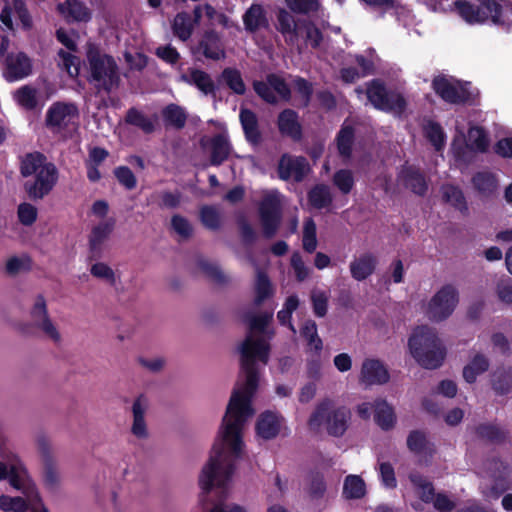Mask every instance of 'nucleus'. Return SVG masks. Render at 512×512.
<instances>
[{
    "label": "nucleus",
    "mask_w": 512,
    "mask_h": 512,
    "mask_svg": "<svg viewBox=\"0 0 512 512\" xmlns=\"http://www.w3.org/2000/svg\"><path fill=\"white\" fill-rule=\"evenodd\" d=\"M477 4H473L468 0H456L453 7L457 14L468 24H484L488 20L497 26L506 28L510 27V22L505 13H512L511 0H475Z\"/></svg>",
    "instance_id": "20e7f679"
},
{
    "label": "nucleus",
    "mask_w": 512,
    "mask_h": 512,
    "mask_svg": "<svg viewBox=\"0 0 512 512\" xmlns=\"http://www.w3.org/2000/svg\"><path fill=\"white\" fill-rule=\"evenodd\" d=\"M0 509L5 512H27L28 503L22 497L0 496Z\"/></svg>",
    "instance_id": "bf43d9fd"
},
{
    "label": "nucleus",
    "mask_w": 512,
    "mask_h": 512,
    "mask_svg": "<svg viewBox=\"0 0 512 512\" xmlns=\"http://www.w3.org/2000/svg\"><path fill=\"white\" fill-rule=\"evenodd\" d=\"M293 86L302 98L303 107H308L313 95L312 83L301 76H295L293 79Z\"/></svg>",
    "instance_id": "680f3d73"
},
{
    "label": "nucleus",
    "mask_w": 512,
    "mask_h": 512,
    "mask_svg": "<svg viewBox=\"0 0 512 512\" xmlns=\"http://www.w3.org/2000/svg\"><path fill=\"white\" fill-rule=\"evenodd\" d=\"M310 172V165L304 156H295L289 153L281 155L277 174L283 181L293 180L296 183L302 182Z\"/></svg>",
    "instance_id": "f8f14e48"
},
{
    "label": "nucleus",
    "mask_w": 512,
    "mask_h": 512,
    "mask_svg": "<svg viewBox=\"0 0 512 512\" xmlns=\"http://www.w3.org/2000/svg\"><path fill=\"white\" fill-rule=\"evenodd\" d=\"M277 128L279 133L288 137L294 142H299L303 138V127L299 121L298 113L291 109H283L277 116Z\"/></svg>",
    "instance_id": "2eb2a0df"
},
{
    "label": "nucleus",
    "mask_w": 512,
    "mask_h": 512,
    "mask_svg": "<svg viewBox=\"0 0 512 512\" xmlns=\"http://www.w3.org/2000/svg\"><path fill=\"white\" fill-rule=\"evenodd\" d=\"M17 215L22 225L31 226L37 220L38 211L34 205L23 202L18 206Z\"/></svg>",
    "instance_id": "69168bd1"
},
{
    "label": "nucleus",
    "mask_w": 512,
    "mask_h": 512,
    "mask_svg": "<svg viewBox=\"0 0 512 512\" xmlns=\"http://www.w3.org/2000/svg\"><path fill=\"white\" fill-rule=\"evenodd\" d=\"M490 144L489 136L485 128L481 126L471 127L468 131L467 147L474 152L486 153Z\"/></svg>",
    "instance_id": "37998d69"
},
{
    "label": "nucleus",
    "mask_w": 512,
    "mask_h": 512,
    "mask_svg": "<svg viewBox=\"0 0 512 512\" xmlns=\"http://www.w3.org/2000/svg\"><path fill=\"white\" fill-rule=\"evenodd\" d=\"M300 335L306 341L307 351L320 355L323 349V341L318 334L317 324L308 319L300 327Z\"/></svg>",
    "instance_id": "72a5a7b5"
},
{
    "label": "nucleus",
    "mask_w": 512,
    "mask_h": 512,
    "mask_svg": "<svg viewBox=\"0 0 512 512\" xmlns=\"http://www.w3.org/2000/svg\"><path fill=\"white\" fill-rule=\"evenodd\" d=\"M199 50L207 58L214 61L225 58L226 53L221 37L215 30H207L199 41Z\"/></svg>",
    "instance_id": "aec40b11"
},
{
    "label": "nucleus",
    "mask_w": 512,
    "mask_h": 512,
    "mask_svg": "<svg viewBox=\"0 0 512 512\" xmlns=\"http://www.w3.org/2000/svg\"><path fill=\"white\" fill-rule=\"evenodd\" d=\"M333 184L340 190L342 194H349L354 187L353 173L349 169H340L333 175Z\"/></svg>",
    "instance_id": "13d9d810"
},
{
    "label": "nucleus",
    "mask_w": 512,
    "mask_h": 512,
    "mask_svg": "<svg viewBox=\"0 0 512 512\" xmlns=\"http://www.w3.org/2000/svg\"><path fill=\"white\" fill-rule=\"evenodd\" d=\"M161 113L166 127L170 126L177 130L185 127L187 113L181 106L170 103L162 109Z\"/></svg>",
    "instance_id": "c9c22d12"
},
{
    "label": "nucleus",
    "mask_w": 512,
    "mask_h": 512,
    "mask_svg": "<svg viewBox=\"0 0 512 512\" xmlns=\"http://www.w3.org/2000/svg\"><path fill=\"white\" fill-rule=\"evenodd\" d=\"M492 389L497 395H507L512 392V371L504 368L496 369L491 376Z\"/></svg>",
    "instance_id": "a18cd8bd"
},
{
    "label": "nucleus",
    "mask_w": 512,
    "mask_h": 512,
    "mask_svg": "<svg viewBox=\"0 0 512 512\" xmlns=\"http://www.w3.org/2000/svg\"><path fill=\"white\" fill-rule=\"evenodd\" d=\"M378 260L376 256L370 252L361 254L350 262L349 268L353 279L356 281H364L370 277L376 269Z\"/></svg>",
    "instance_id": "4be33fe9"
},
{
    "label": "nucleus",
    "mask_w": 512,
    "mask_h": 512,
    "mask_svg": "<svg viewBox=\"0 0 512 512\" xmlns=\"http://www.w3.org/2000/svg\"><path fill=\"white\" fill-rule=\"evenodd\" d=\"M20 174L27 178L23 184L27 197L38 201L51 193L57 184L59 173L54 163L47 161V157L38 151L25 154L20 162Z\"/></svg>",
    "instance_id": "f03ea898"
},
{
    "label": "nucleus",
    "mask_w": 512,
    "mask_h": 512,
    "mask_svg": "<svg viewBox=\"0 0 512 512\" xmlns=\"http://www.w3.org/2000/svg\"><path fill=\"white\" fill-rule=\"evenodd\" d=\"M30 315L37 328L41 329L53 341L60 340V334L48 316L46 300L43 295L40 294L36 297Z\"/></svg>",
    "instance_id": "dca6fc26"
},
{
    "label": "nucleus",
    "mask_w": 512,
    "mask_h": 512,
    "mask_svg": "<svg viewBox=\"0 0 512 512\" xmlns=\"http://www.w3.org/2000/svg\"><path fill=\"white\" fill-rule=\"evenodd\" d=\"M172 229L184 239L192 236L193 228L187 218L182 215L175 214L171 218Z\"/></svg>",
    "instance_id": "774afa93"
},
{
    "label": "nucleus",
    "mask_w": 512,
    "mask_h": 512,
    "mask_svg": "<svg viewBox=\"0 0 512 512\" xmlns=\"http://www.w3.org/2000/svg\"><path fill=\"white\" fill-rule=\"evenodd\" d=\"M408 347L417 363L426 369L439 368L446 357V348L436 330L428 326H419L413 330Z\"/></svg>",
    "instance_id": "39448f33"
},
{
    "label": "nucleus",
    "mask_w": 512,
    "mask_h": 512,
    "mask_svg": "<svg viewBox=\"0 0 512 512\" xmlns=\"http://www.w3.org/2000/svg\"><path fill=\"white\" fill-rule=\"evenodd\" d=\"M490 366L489 359L482 353H477L470 362L463 368V378L469 384L476 381L477 377L486 371Z\"/></svg>",
    "instance_id": "e433bc0d"
},
{
    "label": "nucleus",
    "mask_w": 512,
    "mask_h": 512,
    "mask_svg": "<svg viewBox=\"0 0 512 512\" xmlns=\"http://www.w3.org/2000/svg\"><path fill=\"white\" fill-rule=\"evenodd\" d=\"M114 176L125 189L133 190L137 186V179L127 166H118L114 169Z\"/></svg>",
    "instance_id": "e2e57ef3"
},
{
    "label": "nucleus",
    "mask_w": 512,
    "mask_h": 512,
    "mask_svg": "<svg viewBox=\"0 0 512 512\" xmlns=\"http://www.w3.org/2000/svg\"><path fill=\"white\" fill-rule=\"evenodd\" d=\"M194 26L191 15L183 11L174 17L172 31L180 40L187 41L193 33Z\"/></svg>",
    "instance_id": "c03bdc74"
},
{
    "label": "nucleus",
    "mask_w": 512,
    "mask_h": 512,
    "mask_svg": "<svg viewBox=\"0 0 512 512\" xmlns=\"http://www.w3.org/2000/svg\"><path fill=\"white\" fill-rule=\"evenodd\" d=\"M210 150V164L220 166L229 158L232 146L226 135L218 133L210 140Z\"/></svg>",
    "instance_id": "cd10ccee"
},
{
    "label": "nucleus",
    "mask_w": 512,
    "mask_h": 512,
    "mask_svg": "<svg viewBox=\"0 0 512 512\" xmlns=\"http://www.w3.org/2000/svg\"><path fill=\"white\" fill-rule=\"evenodd\" d=\"M242 19L244 28L249 33H255L258 30L265 29L269 26L266 11L260 4H252L245 11Z\"/></svg>",
    "instance_id": "b1692460"
},
{
    "label": "nucleus",
    "mask_w": 512,
    "mask_h": 512,
    "mask_svg": "<svg viewBox=\"0 0 512 512\" xmlns=\"http://www.w3.org/2000/svg\"><path fill=\"white\" fill-rule=\"evenodd\" d=\"M14 98L26 110H34L38 105L37 90L30 85H24L16 90Z\"/></svg>",
    "instance_id": "864d4df0"
},
{
    "label": "nucleus",
    "mask_w": 512,
    "mask_h": 512,
    "mask_svg": "<svg viewBox=\"0 0 512 512\" xmlns=\"http://www.w3.org/2000/svg\"><path fill=\"white\" fill-rule=\"evenodd\" d=\"M423 133L425 138L436 151H441L444 148L446 143V134L438 122L431 119L427 120L423 125Z\"/></svg>",
    "instance_id": "79ce46f5"
},
{
    "label": "nucleus",
    "mask_w": 512,
    "mask_h": 512,
    "mask_svg": "<svg viewBox=\"0 0 512 512\" xmlns=\"http://www.w3.org/2000/svg\"><path fill=\"white\" fill-rule=\"evenodd\" d=\"M302 245L307 253H313L317 248V228L312 218L304 222Z\"/></svg>",
    "instance_id": "6e6d98bb"
},
{
    "label": "nucleus",
    "mask_w": 512,
    "mask_h": 512,
    "mask_svg": "<svg viewBox=\"0 0 512 512\" xmlns=\"http://www.w3.org/2000/svg\"><path fill=\"white\" fill-rule=\"evenodd\" d=\"M255 294V305H261L273 295L272 283L267 273L259 268L256 271Z\"/></svg>",
    "instance_id": "de8ad7c7"
},
{
    "label": "nucleus",
    "mask_w": 512,
    "mask_h": 512,
    "mask_svg": "<svg viewBox=\"0 0 512 512\" xmlns=\"http://www.w3.org/2000/svg\"><path fill=\"white\" fill-rule=\"evenodd\" d=\"M182 81L185 83L195 86L197 89H199L202 93L205 95L208 94H215L216 86L215 83L206 71L197 69V68H191L189 69L188 74H183L181 76Z\"/></svg>",
    "instance_id": "a878e982"
},
{
    "label": "nucleus",
    "mask_w": 512,
    "mask_h": 512,
    "mask_svg": "<svg viewBox=\"0 0 512 512\" xmlns=\"http://www.w3.org/2000/svg\"><path fill=\"white\" fill-rule=\"evenodd\" d=\"M313 313L318 318H323L328 312V295L325 291H313L311 293Z\"/></svg>",
    "instance_id": "0e129e2a"
},
{
    "label": "nucleus",
    "mask_w": 512,
    "mask_h": 512,
    "mask_svg": "<svg viewBox=\"0 0 512 512\" xmlns=\"http://www.w3.org/2000/svg\"><path fill=\"white\" fill-rule=\"evenodd\" d=\"M13 11L23 30L28 31L33 26L32 17L24 0H12Z\"/></svg>",
    "instance_id": "052dcab7"
},
{
    "label": "nucleus",
    "mask_w": 512,
    "mask_h": 512,
    "mask_svg": "<svg viewBox=\"0 0 512 512\" xmlns=\"http://www.w3.org/2000/svg\"><path fill=\"white\" fill-rule=\"evenodd\" d=\"M57 9L68 21L88 22L92 17L90 9L79 0H66Z\"/></svg>",
    "instance_id": "393cba45"
},
{
    "label": "nucleus",
    "mask_w": 512,
    "mask_h": 512,
    "mask_svg": "<svg viewBox=\"0 0 512 512\" xmlns=\"http://www.w3.org/2000/svg\"><path fill=\"white\" fill-rule=\"evenodd\" d=\"M400 178L405 188L418 196H425L428 191V181L420 168L409 165L404 166L400 172Z\"/></svg>",
    "instance_id": "a211bd4d"
},
{
    "label": "nucleus",
    "mask_w": 512,
    "mask_h": 512,
    "mask_svg": "<svg viewBox=\"0 0 512 512\" xmlns=\"http://www.w3.org/2000/svg\"><path fill=\"white\" fill-rule=\"evenodd\" d=\"M197 266L206 275V277L214 283L224 284L227 282L226 276L214 263H211L204 258H199L197 260Z\"/></svg>",
    "instance_id": "4d7b16f0"
},
{
    "label": "nucleus",
    "mask_w": 512,
    "mask_h": 512,
    "mask_svg": "<svg viewBox=\"0 0 512 512\" xmlns=\"http://www.w3.org/2000/svg\"><path fill=\"white\" fill-rule=\"evenodd\" d=\"M142 396L138 397L132 406L133 424L131 431L138 438H145L147 436V428L144 420L145 408L141 403Z\"/></svg>",
    "instance_id": "3c124183"
},
{
    "label": "nucleus",
    "mask_w": 512,
    "mask_h": 512,
    "mask_svg": "<svg viewBox=\"0 0 512 512\" xmlns=\"http://www.w3.org/2000/svg\"><path fill=\"white\" fill-rule=\"evenodd\" d=\"M431 87L435 94L449 104H466L473 101L472 92L459 81L454 84L446 75H437L432 79Z\"/></svg>",
    "instance_id": "9b49d317"
},
{
    "label": "nucleus",
    "mask_w": 512,
    "mask_h": 512,
    "mask_svg": "<svg viewBox=\"0 0 512 512\" xmlns=\"http://www.w3.org/2000/svg\"><path fill=\"white\" fill-rule=\"evenodd\" d=\"M270 346L263 339H253L248 335L240 347L241 370L246 380L242 388L235 389L231 395L226 413L210 453L208 462L199 476L202 490L200 501H204L214 487L219 490L220 498L210 512H246L234 503H226L228 485L235 472V460L241 457L243 440L241 430L246 419L253 415L251 399L259 385L257 360L266 365L269 361Z\"/></svg>",
    "instance_id": "f257e3e1"
},
{
    "label": "nucleus",
    "mask_w": 512,
    "mask_h": 512,
    "mask_svg": "<svg viewBox=\"0 0 512 512\" xmlns=\"http://www.w3.org/2000/svg\"><path fill=\"white\" fill-rule=\"evenodd\" d=\"M252 87L256 95L270 105H276L278 103L277 95L284 102H289L292 97L289 84L283 77L276 73L267 74L265 81L254 80Z\"/></svg>",
    "instance_id": "6e6552de"
},
{
    "label": "nucleus",
    "mask_w": 512,
    "mask_h": 512,
    "mask_svg": "<svg viewBox=\"0 0 512 512\" xmlns=\"http://www.w3.org/2000/svg\"><path fill=\"white\" fill-rule=\"evenodd\" d=\"M7 479L13 488L22 491L28 497L33 496L35 500L41 502V497L35 486L30 484L26 486L15 466L10 467Z\"/></svg>",
    "instance_id": "5fc2aeb1"
},
{
    "label": "nucleus",
    "mask_w": 512,
    "mask_h": 512,
    "mask_svg": "<svg viewBox=\"0 0 512 512\" xmlns=\"http://www.w3.org/2000/svg\"><path fill=\"white\" fill-rule=\"evenodd\" d=\"M259 217L263 236L272 239L281 225L282 205L276 194L265 196L259 204Z\"/></svg>",
    "instance_id": "9d476101"
},
{
    "label": "nucleus",
    "mask_w": 512,
    "mask_h": 512,
    "mask_svg": "<svg viewBox=\"0 0 512 512\" xmlns=\"http://www.w3.org/2000/svg\"><path fill=\"white\" fill-rule=\"evenodd\" d=\"M366 494L364 480L358 475H348L343 484V496L346 499H361Z\"/></svg>",
    "instance_id": "8fccbe9b"
},
{
    "label": "nucleus",
    "mask_w": 512,
    "mask_h": 512,
    "mask_svg": "<svg viewBox=\"0 0 512 512\" xmlns=\"http://www.w3.org/2000/svg\"><path fill=\"white\" fill-rule=\"evenodd\" d=\"M3 65V74L8 82H15L28 77L33 69L31 59L24 52L7 54Z\"/></svg>",
    "instance_id": "4468645a"
},
{
    "label": "nucleus",
    "mask_w": 512,
    "mask_h": 512,
    "mask_svg": "<svg viewBox=\"0 0 512 512\" xmlns=\"http://www.w3.org/2000/svg\"><path fill=\"white\" fill-rule=\"evenodd\" d=\"M87 81L98 92L111 93L120 83L119 67L113 56L95 43L86 45Z\"/></svg>",
    "instance_id": "7ed1b4c3"
},
{
    "label": "nucleus",
    "mask_w": 512,
    "mask_h": 512,
    "mask_svg": "<svg viewBox=\"0 0 512 512\" xmlns=\"http://www.w3.org/2000/svg\"><path fill=\"white\" fill-rule=\"evenodd\" d=\"M255 429L257 435L261 438L265 440L273 439L279 434L280 419L271 411L263 412L256 422Z\"/></svg>",
    "instance_id": "c756f323"
},
{
    "label": "nucleus",
    "mask_w": 512,
    "mask_h": 512,
    "mask_svg": "<svg viewBox=\"0 0 512 512\" xmlns=\"http://www.w3.org/2000/svg\"><path fill=\"white\" fill-rule=\"evenodd\" d=\"M471 181L475 190L485 197L493 195L498 187V180L495 174L489 171L475 173Z\"/></svg>",
    "instance_id": "f704fd0d"
},
{
    "label": "nucleus",
    "mask_w": 512,
    "mask_h": 512,
    "mask_svg": "<svg viewBox=\"0 0 512 512\" xmlns=\"http://www.w3.org/2000/svg\"><path fill=\"white\" fill-rule=\"evenodd\" d=\"M476 436L493 444H501L506 441L507 431L493 423H481L474 429Z\"/></svg>",
    "instance_id": "4c0bfd02"
},
{
    "label": "nucleus",
    "mask_w": 512,
    "mask_h": 512,
    "mask_svg": "<svg viewBox=\"0 0 512 512\" xmlns=\"http://www.w3.org/2000/svg\"><path fill=\"white\" fill-rule=\"evenodd\" d=\"M333 401L329 398L321 400L308 419L311 430H318L323 424L330 436L341 437L345 434L351 420V411L346 406L333 408Z\"/></svg>",
    "instance_id": "423d86ee"
},
{
    "label": "nucleus",
    "mask_w": 512,
    "mask_h": 512,
    "mask_svg": "<svg viewBox=\"0 0 512 512\" xmlns=\"http://www.w3.org/2000/svg\"><path fill=\"white\" fill-rule=\"evenodd\" d=\"M407 448L415 455L432 456L435 452L434 444L431 443L427 435L422 430H412L407 436Z\"/></svg>",
    "instance_id": "7c9ffc66"
},
{
    "label": "nucleus",
    "mask_w": 512,
    "mask_h": 512,
    "mask_svg": "<svg viewBox=\"0 0 512 512\" xmlns=\"http://www.w3.org/2000/svg\"><path fill=\"white\" fill-rule=\"evenodd\" d=\"M458 302V290L452 284L444 285L429 302L427 310L429 318L436 322L447 319L454 312Z\"/></svg>",
    "instance_id": "1a4fd4ad"
},
{
    "label": "nucleus",
    "mask_w": 512,
    "mask_h": 512,
    "mask_svg": "<svg viewBox=\"0 0 512 512\" xmlns=\"http://www.w3.org/2000/svg\"><path fill=\"white\" fill-rule=\"evenodd\" d=\"M389 380V371L380 360L367 358L363 361L360 382L366 386H372L386 384Z\"/></svg>",
    "instance_id": "f3484780"
},
{
    "label": "nucleus",
    "mask_w": 512,
    "mask_h": 512,
    "mask_svg": "<svg viewBox=\"0 0 512 512\" xmlns=\"http://www.w3.org/2000/svg\"><path fill=\"white\" fill-rule=\"evenodd\" d=\"M354 141L355 128L352 124L348 123V120H345L336 135L337 150L341 157H351Z\"/></svg>",
    "instance_id": "473e14b6"
},
{
    "label": "nucleus",
    "mask_w": 512,
    "mask_h": 512,
    "mask_svg": "<svg viewBox=\"0 0 512 512\" xmlns=\"http://www.w3.org/2000/svg\"><path fill=\"white\" fill-rule=\"evenodd\" d=\"M442 199L445 203L451 204L455 209L459 210L462 214L468 213V205L463 191L455 185L446 184L441 188Z\"/></svg>",
    "instance_id": "58836bf2"
},
{
    "label": "nucleus",
    "mask_w": 512,
    "mask_h": 512,
    "mask_svg": "<svg viewBox=\"0 0 512 512\" xmlns=\"http://www.w3.org/2000/svg\"><path fill=\"white\" fill-rule=\"evenodd\" d=\"M487 472L492 484L486 496L498 499L511 489L510 468L506 463L494 458L489 462Z\"/></svg>",
    "instance_id": "ddd939ff"
},
{
    "label": "nucleus",
    "mask_w": 512,
    "mask_h": 512,
    "mask_svg": "<svg viewBox=\"0 0 512 512\" xmlns=\"http://www.w3.org/2000/svg\"><path fill=\"white\" fill-rule=\"evenodd\" d=\"M114 228V220L109 219L93 227L89 236V259L98 260L102 256V245Z\"/></svg>",
    "instance_id": "6ab92c4d"
},
{
    "label": "nucleus",
    "mask_w": 512,
    "mask_h": 512,
    "mask_svg": "<svg viewBox=\"0 0 512 512\" xmlns=\"http://www.w3.org/2000/svg\"><path fill=\"white\" fill-rule=\"evenodd\" d=\"M199 219L202 225L208 230L217 231L221 228V215L214 206H202L199 212Z\"/></svg>",
    "instance_id": "603ef678"
},
{
    "label": "nucleus",
    "mask_w": 512,
    "mask_h": 512,
    "mask_svg": "<svg viewBox=\"0 0 512 512\" xmlns=\"http://www.w3.org/2000/svg\"><path fill=\"white\" fill-rule=\"evenodd\" d=\"M219 81L225 85L236 95H244L246 92V85L242 78L241 72L232 67H226L222 70Z\"/></svg>",
    "instance_id": "a19ab883"
},
{
    "label": "nucleus",
    "mask_w": 512,
    "mask_h": 512,
    "mask_svg": "<svg viewBox=\"0 0 512 512\" xmlns=\"http://www.w3.org/2000/svg\"><path fill=\"white\" fill-rule=\"evenodd\" d=\"M77 111L74 104L55 102L47 110L45 124L48 128H59L66 118Z\"/></svg>",
    "instance_id": "bb28decb"
},
{
    "label": "nucleus",
    "mask_w": 512,
    "mask_h": 512,
    "mask_svg": "<svg viewBox=\"0 0 512 512\" xmlns=\"http://www.w3.org/2000/svg\"><path fill=\"white\" fill-rule=\"evenodd\" d=\"M239 119L246 140L254 145L259 144L262 137L256 113L251 109L241 108L239 113Z\"/></svg>",
    "instance_id": "5701e85b"
},
{
    "label": "nucleus",
    "mask_w": 512,
    "mask_h": 512,
    "mask_svg": "<svg viewBox=\"0 0 512 512\" xmlns=\"http://www.w3.org/2000/svg\"><path fill=\"white\" fill-rule=\"evenodd\" d=\"M409 480L417 488L419 498L424 503L429 504L433 501L437 493L435 492V488L431 481L427 480L423 475L419 473L410 474Z\"/></svg>",
    "instance_id": "09e8293b"
},
{
    "label": "nucleus",
    "mask_w": 512,
    "mask_h": 512,
    "mask_svg": "<svg viewBox=\"0 0 512 512\" xmlns=\"http://www.w3.org/2000/svg\"><path fill=\"white\" fill-rule=\"evenodd\" d=\"M309 204L315 209H324L332 204L330 188L325 184H316L307 194Z\"/></svg>",
    "instance_id": "ea45409f"
},
{
    "label": "nucleus",
    "mask_w": 512,
    "mask_h": 512,
    "mask_svg": "<svg viewBox=\"0 0 512 512\" xmlns=\"http://www.w3.org/2000/svg\"><path fill=\"white\" fill-rule=\"evenodd\" d=\"M288 8L298 14H308L319 9L318 0H285Z\"/></svg>",
    "instance_id": "338daca9"
},
{
    "label": "nucleus",
    "mask_w": 512,
    "mask_h": 512,
    "mask_svg": "<svg viewBox=\"0 0 512 512\" xmlns=\"http://www.w3.org/2000/svg\"><path fill=\"white\" fill-rule=\"evenodd\" d=\"M366 95L371 104L380 111L400 117L407 109L405 97L397 91L387 90L379 79H373L368 83Z\"/></svg>",
    "instance_id": "0eeeda50"
},
{
    "label": "nucleus",
    "mask_w": 512,
    "mask_h": 512,
    "mask_svg": "<svg viewBox=\"0 0 512 512\" xmlns=\"http://www.w3.org/2000/svg\"><path fill=\"white\" fill-rule=\"evenodd\" d=\"M277 30L284 36L287 44L294 45L298 41L299 25L285 9H280L277 13Z\"/></svg>",
    "instance_id": "c85d7f7f"
},
{
    "label": "nucleus",
    "mask_w": 512,
    "mask_h": 512,
    "mask_svg": "<svg viewBox=\"0 0 512 512\" xmlns=\"http://www.w3.org/2000/svg\"><path fill=\"white\" fill-rule=\"evenodd\" d=\"M374 420L384 431H388L395 426L394 410L385 399L378 398L374 401Z\"/></svg>",
    "instance_id": "2f4dec72"
},
{
    "label": "nucleus",
    "mask_w": 512,
    "mask_h": 512,
    "mask_svg": "<svg viewBox=\"0 0 512 512\" xmlns=\"http://www.w3.org/2000/svg\"><path fill=\"white\" fill-rule=\"evenodd\" d=\"M125 122L128 125L139 128L145 134H151L155 131L154 122L135 107H131L127 110Z\"/></svg>",
    "instance_id": "49530a36"
},
{
    "label": "nucleus",
    "mask_w": 512,
    "mask_h": 512,
    "mask_svg": "<svg viewBox=\"0 0 512 512\" xmlns=\"http://www.w3.org/2000/svg\"><path fill=\"white\" fill-rule=\"evenodd\" d=\"M38 445L44 462L43 475L45 486L50 490H54L59 484V475L56 469L55 461L50 454L49 444L44 437H41L38 440Z\"/></svg>",
    "instance_id": "412c9836"
}]
</instances>
